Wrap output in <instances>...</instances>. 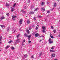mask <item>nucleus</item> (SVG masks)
Here are the masks:
<instances>
[{"mask_svg": "<svg viewBox=\"0 0 60 60\" xmlns=\"http://www.w3.org/2000/svg\"><path fill=\"white\" fill-rule=\"evenodd\" d=\"M58 37H60V34L58 35Z\"/></svg>", "mask_w": 60, "mask_h": 60, "instance_id": "3c124183", "label": "nucleus"}, {"mask_svg": "<svg viewBox=\"0 0 60 60\" xmlns=\"http://www.w3.org/2000/svg\"><path fill=\"white\" fill-rule=\"evenodd\" d=\"M39 18H41V16H39Z\"/></svg>", "mask_w": 60, "mask_h": 60, "instance_id": "680f3d73", "label": "nucleus"}, {"mask_svg": "<svg viewBox=\"0 0 60 60\" xmlns=\"http://www.w3.org/2000/svg\"><path fill=\"white\" fill-rule=\"evenodd\" d=\"M38 29V27L37 26L36 27V30H37V29Z\"/></svg>", "mask_w": 60, "mask_h": 60, "instance_id": "2f4dec72", "label": "nucleus"}, {"mask_svg": "<svg viewBox=\"0 0 60 60\" xmlns=\"http://www.w3.org/2000/svg\"><path fill=\"white\" fill-rule=\"evenodd\" d=\"M50 37H51V36L52 35V34H51V33H50Z\"/></svg>", "mask_w": 60, "mask_h": 60, "instance_id": "de8ad7c7", "label": "nucleus"}, {"mask_svg": "<svg viewBox=\"0 0 60 60\" xmlns=\"http://www.w3.org/2000/svg\"><path fill=\"white\" fill-rule=\"evenodd\" d=\"M12 42V41L11 40H10L8 42V43H11Z\"/></svg>", "mask_w": 60, "mask_h": 60, "instance_id": "412c9836", "label": "nucleus"}, {"mask_svg": "<svg viewBox=\"0 0 60 60\" xmlns=\"http://www.w3.org/2000/svg\"><path fill=\"white\" fill-rule=\"evenodd\" d=\"M9 37V38H11V36Z\"/></svg>", "mask_w": 60, "mask_h": 60, "instance_id": "4d7b16f0", "label": "nucleus"}, {"mask_svg": "<svg viewBox=\"0 0 60 60\" xmlns=\"http://www.w3.org/2000/svg\"><path fill=\"white\" fill-rule=\"evenodd\" d=\"M17 17V16L16 15H15V16L13 15L12 16V18L13 20H15V18H16Z\"/></svg>", "mask_w": 60, "mask_h": 60, "instance_id": "f257e3e1", "label": "nucleus"}, {"mask_svg": "<svg viewBox=\"0 0 60 60\" xmlns=\"http://www.w3.org/2000/svg\"><path fill=\"white\" fill-rule=\"evenodd\" d=\"M24 36L26 37H28V35L26 33H25L24 34Z\"/></svg>", "mask_w": 60, "mask_h": 60, "instance_id": "0eeeda50", "label": "nucleus"}, {"mask_svg": "<svg viewBox=\"0 0 60 60\" xmlns=\"http://www.w3.org/2000/svg\"><path fill=\"white\" fill-rule=\"evenodd\" d=\"M59 22H60V20H59Z\"/></svg>", "mask_w": 60, "mask_h": 60, "instance_id": "0e129e2a", "label": "nucleus"}, {"mask_svg": "<svg viewBox=\"0 0 60 60\" xmlns=\"http://www.w3.org/2000/svg\"><path fill=\"white\" fill-rule=\"evenodd\" d=\"M32 7H33V6H31V8H32Z\"/></svg>", "mask_w": 60, "mask_h": 60, "instance_id": "052dcab7", "label": "nucleus"}, {"mask_svg": "<svg viewBox=\"0 0 60 60\" xmlns=\"http://www.w3.org/2000/svg\"><path fill=\"white\" fill-rule=\"evenodd\" d=\"M49 2H47V4H49Z\"/></svg>", "mask_w": 60, "mask_h": 60, "instance_id": "5fc2aeb1", "label": "nucleus"}, {"mask_svg": "<svg viewBox=\"0 0 60 60\" xmlns=\"http://www.w3.org/2000/svg\"><path fill=\"white\" fill-rule=\"evenodd\" d=\"M56 3H54V6H55V7L56 6Z\"/></svg>", "mask_w": 60, "mask_h": 60, "instance_id": "c85d7f7f", "label": "nucleus"}, {"mask_svg": "<svg viewBox=\"0 0 60 60\" xmlns=\"http://www.w3.org/2000/svg\"><path fill=\"white\" fill-rule=\"evenodd\" d=\"M26 17L27 18V16H26Z\"/></svg>", "mask_w": 60, "mask_h": 60, "instance_id": "69168bd1", "label": "nucleus"}, {"mask_svg": "<svg viewBox=\"0 0 60 60\" xmlns=\"http://www.w3.org/2000/svg\"><path fill=\"white\" fill-rule=\"evenodd\" d=\"M14 8H12L11 9V11L12 12V11H14Z\"/></svg>", "mask_w": 60, "mask_h": 60, "instance_id": "bb28decb", "label": "nucleus"}, {"mask_svg": "<svg viewBox=\"0 0 60 60\" xmlns=\"http://www.w3.org/2000/svg\"><path fill=\"white\" fill-rule=\"evenodd\" d=\"M44 4V2H42V3L41 4V5H43Z\"/></svg>", "mask_w": 60, "mask_h": 60, "instance_id": "cd10ccee", "label": "nucleus"}, {"mask_svg": "<svg viewBox=\"0 0 60 60\" xmlns=\"http://www.w3.org/2000/svg\"><path fill=\"white\" fill-rule=\"evenodd\" d=\"M55 56H56V54H51V56H52V57L53 58L54 57H55Z\"/></svg>", "mask_w": 60, "mask_h": 60, "instance_id": "20e7f679", "label": "nucleus"}, {"mask_svg": "<svg viewBox=\"0 0 60 60\" xmlns=\"http://www.w3.org/2000/svg\"><path fill=\"white\" fill-rule=\"evenodd\" d=\"M49 11H47V13H49Z\"/></svg>", "mask_w": 60, "mask_h": 60, "instance_id": "a19ab883", "label": "nucleus"}, {"mask_svg": "<svg viewBox=\"0 0 60 60\" xmlns=\"http://www.w3.org/2000/svg\"><path fill=\"white\" fill-rule=\"evenodd\" d=\"M25 57L26 58L27 57V54H25L24 55Z\"/></svg>", "mask_w": 60, "mask_h": 60, "instance_id": "dca6fc26", "label": "nucleus"}, {"mask_svg": "<svg viewBox=\"0 0 60 60\" xmlns=\"http://www.w3.org/2000/svg\"><path fill=\"white\" fill-rule=\"evenodd\" d=\"M51 41V39L50 38H49V41Z\"/></svg>", "mask_w": 60, "mask_h": 60, "instance_id": "e433bc0d", "label": "nucleus"}, {"mask_svg": "<svg viewBox=\"0 0 60 60\" xmlns=\"http://www.w3.org/2000/svg\"><path fill=\"white\" fill-rule=\"evenodd\" d=\"M0 26L2 28H3V27H5V26H4V25H0Z\"/></svg>", "mask_w": 60, "mask_h": 60, "instance_id": "4468645a", "label": "nucleus"}, {"mask_svg": "<svg viewBox=\"0 0 60 60\" xmlns=\"http://www.w3.org/2000/svg\"><path fill=\"white\" fill-rule=\"evenodd\" d=\"M41 40H40V42H41Z\"/></svg>", "mask_w": 60, "mask_h": 60, "instance_id": "6e6d98bb", "label": "nucleus"}, {"mask_svg": "<svg viewBox=\"0 0 60 60\" xmlns=\"http://www.w3.org/2000/svg\"><path fill=\"white\" fill-rule=\"evenodd\" d=\"M45 31L44 30H43V31H42V32H43V33H45Z\"/></svg>", "mask_w": 60, "mask_h": 60, "instance_id": "c9c22d12", "label": "nucleus"}, {"mask_svg": "<svg viewBox=\"0 0 60 60\" xmlns=\"http://www.w3.org/2000/svg\"><path fill=\"white\" fill-rule=\"evenodd\" d=\"M38 10V8H37L35 9L34 11H37Z\"/></svg>", "mask_w": 60, "mask_h": 60, "instance_id": "ddd939ff", "label": "nucleus"}, {"mask_svg": "<svg viewBox=\"0 0 60 60\" xmlns=\"http://www.w3.org/2000/svg\"><path fill=\"white\" fill-rule=\"evenodd\" d=\"M41 36H40V37H39L40 38H41Z\"/></svg>", "mask_w": 60, "mask_h": 60, "instance_id": "e2e57ef3", "label": "nucleus"}, {"mask_svg": "<svg viewBox=\"0 0 60 60\" xmlns=\"http://www.w3.org/2000/svg\"><path fill=\"white\" fill-rule=\"evenodd\" d=\"M42 52H40V53L39 54V56H41L42 54Z\"/></svg>", "mask_w": 60, "mask_h": 60, "instance_id": "f8f14e48", "label": "nucleus"}, {"mask_svg": "<svg viewBox=\"0 0 60 60\" xmlns=\"http://www.w3.org/2000/svg\"><path fill=\"white\" fill-rule=\"evenodd\" d=\"M51 28H52V29H53V27L52 26H51Z\"/></svg>", "mask_w": 60, "mask_h": 60, "instance_id": "c03bdc74", "label": "nucleus"}, {"mask_svg": "<svg viewBox=\"0 0 60 60\" xmlns=\"http://www.w3.org/2000/svg\"><path fill=\"white\" fill-rule=\"evenodd\" d=\"M24 11H23V9H22V12H24Z\"/></svg>", "mask_w": 60, "mask_h": 60, "instance_id": "ea45409f", "label": "nucleus"}, {"mask_svg": "<svg viewBox=\"0 0 60 60\" xmlns=\"http://www.w3.org/2000/svg\"><path fill=\"white\" fill-rule=\"evenodd\" d=\"M34 55H32L31 57V58H34Z\"/></svg>", "mask_w": 60, "mask_h": 60, "instance_id": "aec40b11", "label": "nucleus"}, {"mask_svg": "<svg viewBox=\"0 0 60 60\" xmlns=\"http://www.w3.org/2000/svg\"><path fill=\"white\" fill-rule=\"evenodd\" d=\"M53 32H54V33H55V32H56V30H53Z\"/></svg>", "mask_w": 60, "mask_h": 60, "instance_id": "49530a36", "label": "nucleus"}, {"mask_svg": "<svg viewBox=\"0 0 60 60\" xmlns=\"http://www.w3.org/2000/svg\"><path fill=\"white\" fill-rule=\"evenodd\" d=\"M6 6H10V5L8 3H6Z\"/></svg>", "mask_w": 60, "mask_h": 60, "instance_id": "2eb2a0df", "label": "nucleus"}, {"mask_svg": "<svg viewBox=\"0 0 60 60\" xmlns=\"http://www.w3.org/2000/svg\"><path fill=\"white\" fill-rule=\"evenodd\" d=\"M17 42H19V39H17V40L16 41Z\"/></svg>", "mask_w": 60, "mask_h": 60, "instance_id": "1a4fd4ad", "label": "nucleus"}, {"mask_svg": "<svg viewBox=\"0 0 60 60\" xmlns=\"http://www.w3.org/2000/svg\"><path fill=\"white\" fill-rule=\"evenodd\" d=\"M53 9H54V8H53L52 9V10H53Z\"/></svg>", "mask_w": 60, "mask_h": 60, "instance_id": "bf43d9fd", "label": "nucleus"}, {"mask_svg": "<svg viewBox=\"0 0 60 60\" xmlns=\"http://www.w3.org/2000/svg\"><path fill=\"white\" fill-rule=\"evenodd\" d=\"M50 37L51 38H52V39H53L54 38V37L53 36H52Z\"/></svg>", "mask_w": 60, "mask_h": 60, "instance_id": "c756f323", "label": "nucleus"}, {"mask_svg": "<svg viewBox=\"0 0 60 60\" xmlns=\"http://www.w3.org/2000/svg\"><path fill=\"white\" fill-rule=\"evenodd\" d=\"M59 0H57V1H59Z\"/></svg>", "mask_w": 60, "mask_h": 60, "instance_id": "774afa93", "label": "nucleus"}, {"mask_svg": "<svg viewBox=\"0 0 60 60\" xmlns=\"http://www.w3.org/2000/svg\"><path fill=\"white\" fill-rule=\"evenodd\" d=\"M23 13L25 14L26 13V11H24Z\"/></svg>", "mask_w": 60, "mask_h": 60, "instance_id": "79ce46f5", "label": "nucleus"}, {"mask_svg": "<svg viewBox=\"0 0 60 60\" xmlns=\"http://www.w3.org/2000/svg\"><path fill=\"white\" fill-rule=\"evenodd\" d=\"M49 43H53L52 41H49Z\"/></svg>", "mask_w": 60, "mask_h": 60, "instance_id": "473e14b6", "label": "nucleus"}, {"mask_svg": "<svg viewBox=\"0 0 60 60\" xmlns=\"http://www.w3.org/2000/svg\"><path fill=\"white\" fill-rule=\"evenodd\" d=\"M31 37V35H30L28 36V40H30V37Z\"/></svg>", "mask_w": 60, "mask_h": 60, "instance_id": "9d476101", "label": "nucleus"}, {"mask_svg": "<svg viewBox=\"0 0 60 60\" xmlns=\"http://www.w3.org/2000/svg\"><path fill=\"white\" fill-rule=\"evenodd\" d=\"M2 36H0V41H1V40H2Z\"/></svg>", "mask_w": 60, "mask_h": 60, "instance_id": "5701e85b", "label": "nucleus"}, {"mask_svg": "<svg viewBox=\"0 0 60 60\" xmlns=\"http://www.w3.org/2000/svg\"><path fill=\"white\" fill-rule=\"evenodd\" d=\"M26 32H27V33L28 34H29V33H30V32H29V30H27Z\"/></svg>", "mask_w": 60, "mask_h": 60, "instance_id": "f3484780", "label": "nucleus"}, {"mask_svg": "<svg viewBox=\"0 0 60 60\" xmlns=\"http://www.w3.org/2000/svg\"><path fill=\"white\" fill-rule=\"evenodd\" d=\"M10 48V46H9V45H7L6 48V49H8V48Z\"/></svg>", "mask_w": 60, "mask_h": 60, "instance_id": "6ab92c4d", "label": "nucleus"}, {"mask_svg": "<svg viewBox=\"0 0 60 60\" xmlns=\"http://www.w3.org/2000/svg\"><path fill=\"white\" fill-rule=\"evenodd\" d=\"M27 24H29L30 23V21H29V20H27Z\"/></svg>", "mask_w": 60, "mask_h": 60, "instance_id": "9b49d317", "label": "nucleus"}, {"mask_svg": "<svg viewBox=\"0 0 60 60\" xmlns=\"http://www.w3.org/2000/svg\"><path fill=\"white\" fill-rule=\"evenodd\" d=\"M16 3L14 4L13 6V8L15 6V5H16Z\"/></svg>", "mask_w": 60, "mask_h": 60, "instance_id": "393cba45", "label": "nucleus"}, {"mask_svg": "<svg viewBox=\"0 0 60 60\" xmlns=\"http://www.w3.org/2000/svg\"><path fill=\"white\" fill-rule=\"evenodd\" d=\"M7 16H8L9 15V14L8 13H7L6 14Z\"/></svg>", "mask_w": 60, "mask_h": 60, "instance_id": "f704fd0d", "label": "nucleus"}, {"mask_svg": "<svg viewBox=\"0 0 60 60\" xmlns=\"http://www.w3.org/2000/svg\"><path fill=\"white\" fill-rule=\"evenodd\" d=\"M34 20H35L36 19H35V17H34Z\"/></svg>", "mask_w": 60, "mask_h": 60, "instance_id": "37998d69", "label": "nucleus"}, {"mask_svg": "<svg viewBox=\"0 0 60 60\" xmlns=\"http://www.w3.org/2000/svg\"><path fill=\"white\" fill-rule=\"evenodd\" d=\"M41 10H43V11H45V9L43 8H41Z\"/></svg>", "mask_w": 60, "mask_h": 60, "instance_id": "a211bd4d", "label": "nucleus"}, {"mask_svg": "<svg viewBox=\"0 0 60 60\" xmlns=\"http://www.w3.org/2000/svg\"><path fill=\"white\" fill-rule=\"evenodd\" d=\"M19 34L18 35L17 37V38H18V37H19Z\"/></svg>", "mask_w": 60, "mask_h": 60, "instance_id": "72a5a7b5", "label": "nucleus"}, {"mask_svg": "<svg viewBox=\"0 0 60 60\" xmlns=\"http://www.w3.org/2000/svg\"><path fill=\"white\" fill-rule=\"evenodd\" d=\"M5 19V18L3 16H2L1 17L0 19L2 20L3 19Z\"/></svg>", "mask_w": 60, "mask_h": 60, "instance_id": "39448f33", "label": "nucleus"}, {"mask_svg": "<svg viewBox=\"0 0 60 60\" xmlns=\"http://www.w3.org/2000/svg\"><path fill=\"white\" fill-rule=\"evenodd\" d=\"M51 49H54V48L52 47Z\"/></svg>", "mask_w": 60, "mask_h": 60, "instance_id": "09e8293b", "label": "nucleus"}, {"mask_svg": "<svg viewBox=\"0 0 60 60\" xmlns=\"http://www.w3.org/2000/svg\"><path fill=\"white\" fill-rule=\"evenodd\" d=\"M22 22H23V19H21L19 21V23L20 24H22Z\"/></svg>", "mask_w": 60, "mask_h": 60, "instance_id": "f03ea898", "label": "nucleus"}, {"mask_svg": "<svg viewBox=\"0 0 60 60\" xmlns=\"http://www.w3.org/2000/svg\"><path fill=\"white\" fill-rule=\"evenodd\" d=\"M9 29H10V27H8L7 28V30H10Z\"/></svg>", "mask_w": 60, "mask_h": 60, "instance_id": "a878e982", "label": "nucleus"}, {"mask_svg": "<svg viewBox=\"0 0 60 60\" xmlns=\"http://www.w3.org/2000/svg\"><path fill=\"white\" fill-rule=\"evenodd\" d=\"M35 37H38V36H39V34L38 33L36 34H35Z\"/></svg>", "mask_w": 60, "mask_h": 60, "instance_id": "7ed1b4c3", "label": "nucleus"}, {"mask_svg": "<svg viewBox=\"0 0 60 60\" xmlns=\"http://www.w3.org/2000/svg\"><path fill=\"white\" fill-rule=\"evenodd\" d=\"M28 42L29 43H30V42H31V41H28Z\"/></svg>", "mask_w": 60, "mask_h": 60, "instance_id": "8fccbe9b", "label": "nucleus"}, {"mask_svg": "<svg viewBox=\"0 0 60 60\" xmlns=\"http://www.w3.org/2000/svg\"><path fill=\"white\" fill-rule=\"evenodd\" d=\"M54 60H57V59H54Z\"/></svg>", "mask_w": 60, "mask_h": 60, "instance_id": "603ef678", "label": "nucleus"}, {"mask_svg": "<svg viewBox=\"0 0 60 60\" xmlns=\"http://www.w3.org/2000/svg\"><path fill=\"white\" fill-rule=\"evenodd\" d=\"M15 31H16V30H15L14 32H13V33H15Z\"/></svg>", "mask_w": 60, "mask_h": 60, "instance_id": "13d9d810", "label": "nucleus"}, {"mask_svg": "<svg viewBox=\"0 0 60 60\" xmlns=\"http://www.w3.org/2000/svg\"><path fill=\"white\" fill-rule=\"evenodd\" d=\"M30 0H28V3H30Z\"/></svg>", "mask_w": 60, "mask_h": 60, "instance_id": "58836bf2", "label": "nucleus"}, {"mask_svg": "<svg viewBox=\"0 0 60 60\" xmlns=\"http://www.w3.org/2000/svg\"><path fill=\"white\" fill-rule=\"evenodd\" d=\"M23 8H24V9H26V6H24V7H23Z\"/></svg>", "mask_w": 60, "mask_h": 60, "instance_id": "a18cd8bd", "label": "nucleus"}, {"mask_svg": "<svg viewBox=\"0 0 60 60\" xmlns=\"http://www.w3.org/2000/svg\"><path fill=\"white\" fill-rule=\"evenodd\" d=\"M30 14H34V12L33 11H31L30 12Z\"/></svg>", "mask_w": 60, "mask_h": 60, "instance_id": "423d86ee", "label": "nucleus"}, {"mask_svg": "<svg viewBox=\"0 0 60 60\" xmlns=\"http://www.w3.org/2000/svg\"><path fill=\"white\" fill-rule=\"evenodd\" d=\"M26 41V40H24L23 41V42H25V41Z\"/></svg>", "mask_w": 60, "mask_h": 60, "instance_id": "4c0bfd02", "label": "nucleus"}, {"mask_svg": "<svg viewBox=\"0 0 60 60\" xmlns=\"http://www.w3.org/2000/svg\"><path fill=\"white\" fill-rule=\"evenodd\" d=\"M38 26H39V25H37Z\"/></svg>", "mask_w": 60, "mask_h": 60, "instance_id": "338daca9", "label": "nucleus"}, {"mask_svg": "<svg viewBox=\"0 0 60 60\" xmlns=\"http://www.w3.org/2000/svg\"><path fill=\"white\" fill-rule=\"evenodd\" d=\"M11 49H12V50L14 49V47L13 46H12L11 48Z\"/></svg>", "mask_w": 60, "mask_h": 60, "instance_id": "b1692460", "label": "nucleus"}, {"mask_svg": "<svg viewBox=\"0 0 60 60\" xmlns=\"http://www.w3.org/2000/svg\"><path fill=\"white\" fill-rule=\"evenodd\" d=\"M50 52H55L54 51L52 50H50Z\"/></svg>", "mask_w": 60, "mask_h": 60, "instance_id": "4be33fe9", "label": "nucleus"}, {"mask_svg": "<svg viewBox=\"0 0 60 60\" xmlns=\"http://www.w3.org/2000/svg\"><path fill=\"white\" fill-rule=\"evenodd\" d=\"M42 29H43V30H45V29H46V27L45 26H43L42 27Z\"/></svg>", "mask_w": 60, "mask_h": 60, "instance_id": "6e6552de", "label": "nucleus"}, {"mask_svg": "<svg viewBox=\"0 0 60 60\" xmlns=\"http://www.w3.org/2000/svg\"><path fill=\"white\" fill-rule=\"evenodd\" d=\"M0 44H2V42L0 41Z\"/></svg>", "mask_w": 60, "mask_h": 60, "instance_id": "864d4df0", "label": "nucleus"}, {"mask_svg": "<svg viewBox=\"0 0 60 60\" xmlns=\"http://www.w3.org/2000/svg\"><path fill=\"white\" fill-rule=\"evenodd\" d=\"M29 30H31V29H32V28H31V27H29Z\"/></svg>", "mask_w": 60, "mask_h": 60, "instance_id": "7c9ffc66", "label": "nucleus"}]
</instances>
